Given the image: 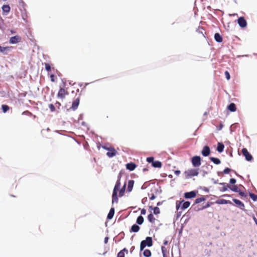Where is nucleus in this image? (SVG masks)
<instances>
[{
    "instance_id": "obj_1",
    "label": "nucleus",
    "mask_w": 257,
    "mask_h": 257,
    "mask_svg": "<svg viewBox=\"0 0 257 257\" xmlns=\"http://www.w3.org/2000/svg\"><path fill=\"white\" fill-rule=\"evenodd\" d=\"M199 174L198 169H189L184 172L185 179H189L194 176H197Z\"/></svg>"
},
{
    "instance_id": "obj_2",
    "label": "nucleus",
    "mask_w": 257,
    "mask_h": 257,
    "mask_svg": "<svg viewBox=\"0 0 257 257\" xmlns=\"http://www.w3.org/2000/svg\"><path fill=\"white\" fill-rule=\"evenodd\" d=\"M120 182L119 180H117L116 184L115 185V186L114 187L113 190V193L112 195V203L115 202H118V197H117V191L120 187Z\"/></svg>"
},
{
    "instance_id": "obj_3",
    "label": "nucleus",
    "mask_w": 257,
    "mask_h": 257,
    "mask_svg": "<svg viewBox=\"0 0 257 257\" xmlns=\"http://www.w3.org/2000/svg\"><path fill=\"white\" fill-rule=\"evenodd\" d=\"M153 245V241L151 237H147L145 240H142L140 244V250H143L146 246H151Z\"/></svg>"
},
{
    "instance_id": "obj_4",
    "label": "nucleus",
    "mask_w": 257,
    "mask_h": 257,
    "mask_svg": "<svg viewBox=\"0 0 257 257\" xmlns=\"http://www.w3.org/2000/svg\"><path fill=\"white\" fill-rule=\"evenodd\" d=\"M147 161L148 163H152V166L155 168H161L162 167V163L159 161H154V158L153 157H148L147 158Z\"/></svg>"
},
{
    "instance_id": "obj_5",
    "label": "nucleus",
    "mask_w": 257,
    "mask_h": 257,
    "mask_svg": "<svg viewBox=\"0 0 257 257\" xmlns=\"http://www.w3.org/2000/svg\"><path fill=\"white\" fill-rule=\"evenodd\" d=\"M191 162L194 167H198L201 165V158L199 156H194L192 158Z\"/></svg>"
},
{
    "instance_id": "obj_6",
    "label": "nucleus",
    "mask_w": 257,
    "mask_h": 257,
    "mask_svg": "<svg viewBox=\"0 0 257 257\" xmlns=\"http://www.w3.org/2000/svg\"><path fill=\"white\" fill-rule=\"evenodd\" d=\"M242 153L243 156H244L245 159L247 161H251L253 158L251 154L248 152L246 148H243L242 149Z\"/></svg>"
},
{
    "instance_id": "obj_7",
    "label": "nucleus",
    "mask_w": 257,
    "mask_h": 257,
    "mask_svg": "<svg viewBox=\"0 0 257 257\" xmlns=\"http://www.w3.org/2000/svg\"><path fill=\"white\" fill-rule=\"evenodd\" d=\"M67 95H68V92L67 91V90L64 88H61L59 90L57 96L59 98L63 99Z\"/></svg>"
},
{
    "instance_id": "obj_8",
    "label": "nucleus",
    "mask_w": 257,
    "mask_h": 257,
    "mask_svg": "<svg viewBox=\"0 0 257 257\" xmlns=\"http://www.w3.org/2000/svg\"><path fill=\"white\" fill-rule=\"evenodd\" d=\"M79 102L80 94H79V96L73 100L71 108H72L73 110H75L78 108Z\"/></svg>"
},
{
    "instance_id": "obj_9",
    "label": "nucleus",
    "mask_w": 257,
    "mask_h": 257,
    "mask_svg": "<svg viewBox=\"0 0 257 257\" xmlns=\"http://www.w3.org/2000/svg\"><path fill=\"white\" fill-rule=\"evenodd\" d=\"M21 37L18 35H16L15 36L11 37L9 40V42L11 44H14L21 42Z\"/></svg>"
},
{
    "instance_id": "obj_10",
    "label": "nucleus",
    "mask_w": 257,
    "mask_h": 257,
    "mask_svg": "<svg viewBox=\"0 0 257 257\" xmlns=\"http://www.w3.org/2000/svg\"><path fill=\"white\" fill-rule=\"evenodd\" d=\"M22 6H23V9H20V10L21 11V16H22V18L23 19V20L24 21H25L26 22H27L28 21V18L27 13L26 10L23 7V4H22Z\"/></svg>"
},
{
    "instance_id": "obj_11",
    "label": "nucleus",
    "mask_w": 257,
    "mask_h": 257,
    "mask_svg": "<svg viewBox=\"0 0 257 257\" xmlns=\"http://www.w3.org/2000/svg\"><path fill=\"white\" fill-rule=\"evenodd\" d=\"M108 152L106 153V155L111 158L115 156L117 154L116 151L113 148H107Z\"/></svg>"
},
{
    "instance_id": "obj_12",
    "label": "nucleus",
    "mask_w": 257,
    "mask_h": 257,
    "mask_svg": "<svg viewBox=\"0 0 257 257\" xmlns=\"http://www.w3.org/2000/svg\"><path fill=\"white\" fill-rule=\"evenodd\" d=\"M201 153L204 157H207L209 155L210 153V150L208 146H205L203 147Z\"/></svg>"
},
{
    "instance_id": "obj_13",
    "label": "nucleus",
    "mask_w": 257,
    "mask_h": 257,
    "mask_svg": "<svg viewBox=\"0 0 257 257\" xmlns=\"http://www.w3.org/2000/svg\"><path fill=\"white\" fill-rule=\"evenodd\" d=\"M238 24L241 28H244L246 26L247 23L243 17H240L238 19Z\"/></svg>"
},
{
    "instance_id": "obj_14",
    "label": "nucleus",
    "mask_w": 257,
    "mask_h": 257,
    "mask_svg": "<svg viewBox=\"0 0 257 257\" xmlns=\"http://www.w3.org/2000/svg\"><path fill=\"white\" fill-rule=\"evenodd\" d=\"M125 166H126V168L127 170L132 171L136 169L137 165L134 163L131 162V163L126 164Z\"/></svg>"
},
{
    "instance_id": "obj_15",
    "label": "nucleus",
    "mask_w": 257,
    "mask_h": 257,
    "mask_svg": "<svg viewBox=\"0 0 257 257\" xmlns=\"http://www.w3.org/2000/svg\"><path fill=\"white\" fill-rule=\"evenodd\" d=\"M196 195V193L195 191H191L185 193L184 194V197L186 198H192L195 197Z\"/></svg>"
},
{
    "instance_id": "obj_16",
    "label": "nucleus",
    "mask_w": 257,
    "mask_h": 257,
    "mask_svg": "<svg viewBox=\"0 0 257 257\" xmlns=\"http://www.w3.org/2000/svg\"><path fill=\"white\" fill-rule=\"evenodd\" d=\"M232 200L235 203V204L240 208L242 209H243V208L244 207V205L241 201L236 199H233Z\"/></svg>"
},
{
    "instance_id": "obj_17",
    "label": "nucleus",
    "mask_w": 257,
    "mask_h": 257,
    "mask_svg": "<svg viewBox=\"0 0 257 257\" xmlns=\"http://www.w3.org/2000/svg\"><path fill=\"white\" fill-rule=\"evenodd\" d=\"M134 181L133 180H129L127 184V191L128 192H131L132 191L134 184Z\"/></svg>"
},
{
    "instance_id": "obj_18",
    "label": "nucleus",
    "mask_w": 257,
    "mask_h": 257,
    "mask_svg": "<svg viewBox=\"0 0 257 257\" xmlns=\"http://www.w3.org/2000/svg\"><path fill=\"white\" fill-rule=\"evenodd\" d=\"M125 252L128 253V250L126 248H124L121 250L117 254V257H124Z\"/></svg>"
},
{
    "instance_id": "obj_19",
    "label": "nucleus",
    "mask_w": 257,
    "mask_h": 257,
    "mask_svg": "<svg viewBox=\"0 0 257 257\" xmlns=\"http://www.w3.org/2000/svg\"><path fill=\"white\" fill-rule=\"evenodd\" d=\"M227 108L231 112H234L236 110V105L234 103H231L228 106Z\"/></svg>"
},
{
    "instance_id": "obj_20",
    "label": "nucleus",
    "mask_w": 257,
    "mask_h": 257,
    "mask_svg": "<svg viewBox=\"0 0 257 257\" xmlns=\"http://www.w3.org/2000/svg\"><path fill=\"white\" fill-rule=\"evenodd\" d=\"M224 148V146L222 143H218L217 151L218 152H219V153L222 152L223 151Z\"/></svg>"
},
{
    "instance_id": "obj_21",
    "label": "nucleus",
    "mask_w": 257,
    "mask_h": 257,
    "mask_svg": "<svg viewBox=\"0 0 257 257\" xmlns=\"http://www.w3.org/2000/svg\"><path fill=\"white\" fill-rule=\"evenodd\" d=\"M140 227L137 224H134L130 230V232H137L139 231Z\"/></svg>"
},
{
    "instance_id": "obj_22",
    "label": "nucleus",
    "mask_w": 257,
    "mask_h": 257,
    "mask_svg": "<svg viewBox=\"0 0 257 257\" xmlns=\"http://www.w3.org/2000/svg\"><path fill=\"white\" fill-rule=\"evenodd\" d=\"M114 214V208H111L110 209L109 212L107 215V218L108 219H112V217H113Z\"/></svg>"
},
{
    "instance_id": "obj_23",
    "label": "nucleus",
    "mask_w": 257,
    "mask_h": 257,
    "mask_svg": "<svg viewBox=\"0 0 257 257\" xmlns=\"http://www.w3.org/2000/svg\"><path fill=\"white\" fill-rule=\"evenodd\" d=\"M2 10L4 13L8 14L10 11V7L8 5H5L2 7Z\"/></svg>"
},
{
    "instance_id": "obj_24",
    "label": "nucleus",
    "mask_w": 257,
    "mask_h": 257,
    "mask_svg": "<svg viewBox=\"0 0 257 257\" xmlns=\"http://www.w3.org/2000/svg\"><path fill=\"white\" fill-rule=\"evenodd\" d=\"M214 39L217 42H221L223 40L222 37L219 33H215L214 35Z\"/></svg>"
},
{
    "instance_id": "obj_25",
    "label": "nucleus",
    "mask_w": 257,
    "mask_h": 257,
    "mask_svg": "<svg viewBox=\"0 0 257 257\" xmlns=\"http://www.w3.org/2000/svg\"><path fill=\"white\" fill-rule=\"evenodd\" d=\"M220 184L223 185L222 188L220 189V191H226V190H227L228 188H230V186L226 183H220Z\"/></svg>"
},
{
    "instance_id": "obj_26",
    "label": "nucleus",
    "mask_w": 257,
    "mask_h": 257,
    "mask_svg": "<svg viewBox=\"0 0 257 257\" xmlns=\"http://www.w3.org/2000/svg\"><path fill=\"white\" fill-rule=\"evenodd\" d=\"M125 187H126V183H125L123 185V187L121 188V189L119 191V197H122V196H123V195L124 194L125 190Z\"/></svg>"
},
{
    "instance_id": "obj_27",
    "label": "nucleus",
    "mask_w": 257,
    "mask_h": 257,
    "mask_svg": "<svg viewBox=\"0 0 257 257\" xmlns=\"http://www.w3.org/2000/svg\"><path fill=\"white\" fill-rule=\"evenodd\" d=\"M148 219L149 221L151 223H154L155 221V218L154 217V215L152 213H150L148 216Z\"/></svg>"
},
{
    "instance_id": "obj_28",
    "label": "nucleus",
    "mask_w": 257,
    "mask_h": 257,
    "mask_svg": "<svg viewBox=\"0 0 257 257\" xmlns=\"http://www.w3.org/2000/svg\"><path fill=\"white\" fill-rule=\"evenodd\" d=\"M210 160L213 162L214 164L218 165L220 163L221 161L220 160L214 157H210Z\"/></svg>"
},
{
    "instance_id": "obj_29",
    "label": "nucleus",
    "mask_w": 257,
    "mask_h": 257,
    "mask_svg": "<svg viewBox=\"0 0 257 257\" xmlns=\"http://www.w3.org/2000/svg\"><path fill=\"white\" fill-rule=\"evenodd\" d=\"M190 205V203L189 201H185L183 202L182 206L181 207V209L182 210L187 208L189 207Z\"/></svg>"
},
{
    "instance_id": "obj_30",
    "label": "nucleus",
    "mask_w": 257,
    "mask_h": 257,
    "mask_svg": "<svg viewBox=\"0 0 257 257\" xmlns=\"http://www.w3.org/2000/svg\"><path fill=\"white\" fill-rule=\"evenodd\" d=\"M143 254L145 257H150L151 255V252L149 249H145L144 251Z\"/></svg>"
},
{
    "instance_id": "obj_31",
    "label": "nucleus",
    "mask_w": 257,
    "mask_h": 257,
    "mask_svg": "<svg viewBox=\"0 0 257 257\" xmlns=\"http://www.w3.org/2000/svg\"><path fill=\"white\" fill-rule=\"evenodd\" d=\"M144 222V218L142 216H139L137 219V223L140 225L142 224Z\"/></svg>"
},
{
    "instance_id": "obj_32",
    "label": "nucleus",
    "mask_w": 257,
    "mask_h": 257,
    "mask_svg": "<svg viewBox=\"0 0 257 257\" xmlns=\"http://www.w3.org/2000/svg\"><path fill=\"white\" fill-rule=\"evenodd\" d=\"M2 108L4 113H6L7 111H8L10 109V107L8 105L5 104L2 105Z\"/></svg>"
},
{
    "instance_id": "obj_33",
    "label": "nucleus",
    "mask_w": 257,
    "mask_h": 257,
    "mask_svg": "<svg viewBox=\"0 0 257 257\" xmlns=\"http://www.w3.org/2000/svg\"><path fill=\"white\" fill-rule=\"evenodd\" d=\"M230 189L232 191L235 192H238L239 191L238 187L236 185H233L232 186H230Z\"/></svg>"
},
{
    "instance_id": "obj_34",
    "label": "nucleus",
    "mask_w": 257,
    "mask_h": 257,
    "mask_svg": "<svg viewBox=\"0 0 257 257\" xmlns=\"http://www.w3.org/2000/svg\"><path fill=\"white\" fill-rule=\"evenodd\" d=\"M205 198L204 197L197 198L195 200V203H196V204L200 203L201 202L205 201Z\"/></svg>"
},
{
    "instance_id": "obj_35",
    "label": "nucleus",
    "mask_w": 257,
    "mask_h": 257,
    "mask_svg": "<svg viewBox=\"0 0 257 257\" xmlns=\"http://www.w3.org/2000/svg\"><path fill=\"white\" fill-rule=\"evenodd\" d=\"M161 250H162V252L163 253V256H167V248L164 246H162L161 247Z\"/></svg>"
},
{
    "instance_id": "obj_36",
    "label": "nucleus",
    "mask_w": 257,
    "mask_h": 257,
    "mask_svg": "<svg viewBox=\"0 0 257 257\" xmlns=\"http://www.w3.org/2000/svg\"><path fill=\"white\" fill-rule=\"evenodd\" d=\"M249 196L254 201H257V195H255L253 193H250Z\"/></svg>"
},
{
    "instance_id": "obj_37",
    "label": "nucleus",
    "mask_w": 257,
    "mask_h": 257,
    "mask_svg": "<svg viewBox=\"0 0 257 257\" xmlns=\"http://www.w3.org/2000/svg\"><path fill=\"white\" fill-rule=\"evenodd\" d=\"M45 67L48 72L51 71V66L48 63H45Z\"/></svg>"
},
{
    "instance_id": "obj_38",
    "label": "nucleus",
    "mask_w": 257,
    "mask_h": 257,
    "mask_svg": "<svg viewBox=\"0 0 257 257\" xmlns=\"http://www.w3.org/2000/svg\"><path fill=\"white\" fill-rule=\"evenodd\" d=\"M154 214H159L160 211V209L159 208H158V207H155L154 208Z\"/></svg>"
},
{
    "instance_id": "obj_39",
    "label": "nucleus",
    "mask_w": 257,
    "mask_h": 257,
    "mask_svg": "<svg viewBox=\"0 0 257 257\" xmlns=\"http://www.w3.org/2000/svg\"><path fill=\"white\" fill-rule=\"evenodd\" d=\"M49 107L51 111H54L55 110V107L53 104H50L49 105Z\"/></svg>"
},
{
    "instance_id": "obj_40",
    "label": "nucleus",
    "mask_w": 257,
    "mask_h": 257,
    "mask_svg": "<svg viewBox=\"0 0 257 257\" xmlns=\"http://www.w3.org/2000/svg\"><path fill=\"white\" fill-rule=\"evenodd\" d=\"M231 171V169L229 168H226L223 171L224 174H228Z\"/></svg>"
},
{
    "instance_id": "obj_41",
    "label": "nucleus",
    "mask_w": 257,
    "mask_h": 257,
    "mask_svg": "<svg viewBox=\"0 0 257 257\" xmlns=\"http://www.w3.org/2000/svg\"><path fill=\"white\" fill-rule=\"evenodd\" d=\"M224 74H225V76L226 79L227 80H229L230 78V76L229 73L227 71H226L224 73Z\"/></svg>"
},
{
    "instance_id": "obj_42",
    "label": "nucleus",
    "mask_w": 257,
    "mask_h": 257,
    "mask_svg": "<svg viewBox=\"0 0 257 257\" xmlns=\"http://www.w3.org/2000/svg\"><path fill=\"white\" fill-rule=\"evenodd\" d=\"M9 47H3L0 46V52H4L5 50H8Z\"/></svg>"
},
{
    "instance_id": "obj_43",
    "label": "nucleus",
    "mask_w": 257,
    "mask_h": 257,
    "mask_svg": "<svg viewBox=\"0 0 257 257\" xmlns=\"http://www.w3.org/2000/svg\"><path fill=\"white\" fill-rule=\"evenodd\" d=\"M223 127V124L220 123L218 126H217V130L220 131Z\"/></svg>"
},
{
    "instance_id": "obj_44",
    "label": "nucleus",
    "mask_w": 257,
    "mask_h": 257,
    "mask_svg": "<svg viewBox=\"0 0 257 257\" xmlns=\"http://www.w3.org/2000/svg\"><path fill=\"white\" fill-rule=\"evenodd\" d=\"M238 192L239 195H240L241 196L244 197H246V195L243 192L240 191L239 190V192Z\"/></svg>"
},
{
    "instance_id": "obj_45",
    "label": "nucleus",
    "mask_w": 257,
    "mask_h": 257,
    "mask_svg": "<svg viewBox=\"0 0 257 257\" xmlns=\"http://www.w3.org/2000/svg\"><path fill=\"white\" fill-rule=\"evenodd\" d=\"M229 182L232 184H234L236 183V180L234 178H231L230 179Z\"/></svg>"
},
{
    "instance_id": "obj_46",
    "label": "nucleus",
    "mask_w": 257,
    "mask_h": 257,
    "mask_svg": "<svg viewBox=\"0 0 257 257\" xmlns=\"http://www.w3.org/2000/svg\"><path fill=\"white\" fill-rule=\"evenodd\" d=\"M183 202V201H181V202H179V203H178L177 202V203H176V209H177V210H179V208H180V204H181Z\"/></svg>"
},
{
    "instance_id": "obj_47",
    "label": "nucleus",
    "mask_w": 257,
    "mask_h": 257,
    "mask_svg": "<svg viewBox=\"0 0 257 257\" xmlns=\"http://www.w3.org/2000/svg\"><path fill=\"white\" fill-rule=\"evenodd\" d=\"M231 203L230 201H227L226 200H221V202H220V203H222V204H226V203Z\"/></svg>"
},
{
    "instance_id": "obj_48",
    "label": "nucleus",
    "mask_w": 257,
    "mask_h": 257,
    "mask_svg": "<svg viewBox=\"0 0 257 257\" xmlns=\"http://www.w3.org/2000/svg\"><path fill=\"white\" fill-rule=\"evenodd\" d=\"M121 176H122V171H121L119 173V174H118V176H117V180H119V181H120V178H121Z\"/></svg>"
},
{
    "instance_id": "obj_49",
    "label": "nucleus",
    "mask_w": 257,
    "mask_h": 257,
    "mask_svg": "<svg viewBox=\"0 0 257 257\" xmlns=\"http://www.w3.org/2000/svg\"><path fill=\"white\" fill-rule=\"evenodd\" d=\"M50 78H51V81H52V82H54L55 81L54 75V74H51L50 75Z\"/></svg>"
},
{
    "instance_id": "obj_50",
    "label": "nucleus",
    "mask_w": 257,
    "mask_h": 257,
    "mask_svg": "<svg viewBox=\"0 0 257 257\" xmlns=\"http://www.w3.org/2000/svg\"><path fill=\"white\" fill-rule=\"evenodd\" d=\"M174 173L176 175L179 176L180 174V171L176 170V171H175Z\"/></svg>"
},
{
    "instance_id": "obj_51",
    "label": "nucleus",
    "mask_w": 257,
    "mask_h": 257,
    "mask_svg": "<svg viewBox=\"0 0 257 257\" xmlns=\"http://www.w3.org/2000/svg\"><path fill=\"white\" fill-rule=\"evenodd\" d=\"M155 198H156V196L154 194H152L151 195V196L150 197V199L151 200H153L155 199Z\"/></svg>"
},
{
    "instance_id": "obj_52",
    "label": "nucleus",
    "mask_w": 257,
    "mask_h": 257,
    "mask_svg": "<svg viewBox=\"0 0 257 257\" xmlns=\"http://www.w3.org/2000/svg\"><path fill=\"white\" fill-rule=\"evenodd\" d=\"M108 239H109V237H108L106 236V237H105L104 240V242L105 244L107 243Z\"/></svg>"
},
{
    "instance_id": "obj_53",
    "label": "nucleus",
    "mask_w": 257,
    "mask_h": 257,
    "mask_svg": "<svg viewBox=\"0 0 257 257\" xmlns=\"http://www.w3.org/2000/svg\"><path fill=\"white\" fill-rule=\"evenodd\" d=\"M212 202L208 203L203 208H207V207H209L210 206V204H212Z\"/></svg>"
},
{
    "instance_id": "obj_54",
    "label": "nucleus",
    "mask_w": 257,
    "mask_h": 257,
    "mask_svg": "<svg viewBox=\"0 0 257 257\" xmlns=\"http://www.w3.org/2000/svg\"><path fill=\"white\" fill-rule=\"evenodd\" d=\"M146 210L145 209H143L142 210H141V214H146Z\"/></svg>"
},
{
    "instance_id": "obj_55",
    "label": "nucleus",
    "mask_w": 257,
    "mask_h": 257,
    "mask_svg": "<svg viewBox=\"0 0 257 257\" xmlns=\"http://www.w3.org/2000/svg\"><path fill=\"white\" fill-rule=\"evenodd\" d=\"M163 244L164 245H167L168 244V241L167 240H164Z\"/></svg>"
},
{
    "instance_id": "obj_56",
    "label": "nucleus",
    "mask_w": 257,
    "mask_h": 257,
    "mask_svg": "<svg viewBox=\"0 0 257 257\" xmlns=\"http://www.w3.org/2000/svg\"><path fill=\"white\" fill-rule=\"evenodd\" d=\"M148 169H147V168H144V169H143V171H144V172L147 171H148Z\"/></svg>"
},
{
    "instance_id": "obj_57",
    "label": "nucleus",
    "mask_w": 257,
    "mask_h": 257,
    "mask_svg": "<svg viewBox=\"0 0 257 257\" xmlns=\"http://www.w3.org/2000/svg\"><path fill=\"white\" fill-rule=\"evenodd\" d=\"M56 104L58 105L59 106H60L61 105L60 103L59 102H57Z\"/></svg>"
},
{
    "instance_id": "obj_58",
    "label": "nucleus",
    "mask_w": 257,
    "mask_h": 257,
    "mask_svg": "<svg viewBox=\"0 0 257 257\" xmlns=\"http://www.w3.org/2000/svg\"><path fill=\"white\" fill-rule=\"evenodd\" d=\"M29 113V112L28 111H26L24 112L23 113Z\"/></svg>"
},
{
    "instance_id": "obj_59",
    "label": "nucleus",
    "mask_w": 257,
    "mask_h": 257,
    "mask_svg": "<svg viewBox=\"0 0 257 257\" xmlns=\"http://www.w3.org/2000/svg\"><path fill=\"white\" fill-rule=\"evenodd\" d=\"M11 33H12V34H13V33H15V32H14V31H13V30H11Z\"/></svg>"
},
{
    "instance_id": "obj_60",
    "label": "nucleus",
    "mask_w": 257,
    "mask_h": 257,
    "mask_svg": "<svg viewBox=\"0 0 257 257\" xmlns=\"http://www.w3.org/2000/svg\"><path fill=\"white\" fill-rule=\"evenodd\" d=\"M223 196H229V195H224Z\"/></svg>"
},
{
    "instance_id": "obj_61",
    "label": "nucleus",
    "mask_w": 257,
    "mask_h": 257,
    "mask_svg": "<svg viewBox=\"0 0 257 257\" xmlns=\"http://www.w3.org/2000/svg\"><path fill=\"white\" fill-rule=\"evenodd\" d=\"M160 205V202H158V203H157V205Z\"/></svg>"
},
{
    "instance_id": "obj_62",
    "label": "nucleus",
    "mask_w": 257,
    "mask_h": 257,
    "mask_svg": "<svg viewBox=\"0 0 257 257\" xmlns=\"http://www.w3.org/2000/svg\"><path fill=\"white\" fill-rule=\"evenodd\" d=\"M163 257H167V256H163Z\"/></svg>"
}]
</instances>
